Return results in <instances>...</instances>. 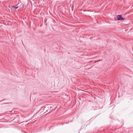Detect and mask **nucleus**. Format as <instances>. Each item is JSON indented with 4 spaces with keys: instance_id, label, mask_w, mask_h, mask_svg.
I'll return each mask as SVG.
<instances>
[{
    "instance_id": "nucleus-1",
    "label": "nucleus",
    "mask_w": 133,
    "mask_h": 133,
    "mask_svg": "<svg viewBox=\"0 0 133 133\" xmlns=\"http://www.w3.org/2000/svg\"><path fill=\"white\" fill-rule=\"evenodd\" d=\"M50 108H51V107L50 106L46 105L44 107H41V109L43 110L44 111H46V112H45L44 113L46 112H48V113H50L53 110V109H49Z\"/></svg>"
},
{
    "instance_id": "nucleus-2",
    "label": "nucleus",
    "mask_w": 133,
    "mask_h": 133,
    "mask_svg": "<svg viewBox=\"0 0 133 133\" xmlns=\"http://www.w3.org/2000/svg\"><path fill=\"white\" fill-rule=\"evenodd\" d=\"M117 20H124V19L121 15H118L117 16Z\"/></svg>"
},
{
    "instance_id": "nucleus-3",
    "label": "nucleus",
    "mask_w": 133,
    "mask_h": 133,
    "mask_svg": "<svg viewBox=\"0 0 133 133\" xmlns=\"http://www.w3.org/2000/svg\"><path fill=\"white\" fill-rule=\"evenodd\" d=\"M12 7L14 8H15L16 9H17V7H16V6H12Z\"/></svg>"
},
{
    "instance_id": "nucleus-4",
    "label": "nucleus",
    "mask_w": 133,
    "mask_h": 133,
    "mask_svg": "<svg viewBox=\"0 0 133 133\" xmlns=\"http://www.w3.org/2000/svg\"><path fill=\"white\" fill-rule=\"evenodd\" d=\"M50 107H51V108H50L49 109H53V108H52V107H50Z\"/></svg>"
},
{
    "instance_id": "nucleus-5",
    "label": "nucleus",
    "mask_w": 133,
    "mask_h": 133,
    "mask_svg": "<svg viewBox=\"0 0 133 133\" xmlns=\"http://www.w3.org/2000/svg\"><path fill=\"white\" fill-rule=\"evenodd\" d=\"M18 8V6H17V9Z\"/></svg>"
}]
</instances>
